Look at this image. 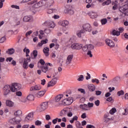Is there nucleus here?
<instances>
[{
	"instance_id": "1",
	"label": "nucleus",
	"mask_w": 128,
	"mask_h": 128,
	"mask_svg": "<svg viewBox=\"0 0 128 128\" xmlns=\"http://www.w3.org/2000/svg\"><path fill=\"white\" fill-rule=\"evenodd\" d=\"M28 4H34L32 7L30 8V10L32 12H36L37 8L46 4V0H41L38 2V0H32L28 2Z\"/></svg>"
},
{
	"instance_id": "2",
	"label": "nucleus",
	"mask_w": 128,
	"mask_h": 128,
	"mask_svg": "<svg viewBox=\"0 0 128 128\" xmlns=\"http://www.w3.org/2000/svg\"><path fill=\"white\" fill-rule=\"evenodd\" d=\"M74 102V98L72 97L66 98L64 99L62 101L60 102V104H63V106H70Z\"/></svg>"
},
{
	"instance_id": "3",
	"label": "nucleus",
	"mask_w": 128,
	"mask_h": 128,
	"mask_svg": "<svg viewBox=\"0 0 128 128\" xmlns=\"http://www.w3.org/2000/svg\"><path fill=\"white\" fill-rule=\"evenodd\" d=\"M20 88H22V85L20 84L14 83L12 84L11 92H17V90H20Z\"/></svg>"
},
{
	"instance_id": "4",
	"label": "nucleus",
	"mask_w": 128,
	"mask_h": 128,
	"mask_svg": "<svg viewBox=\"0 0 128 128\" xmlns=\"http://www.w3.org/2000/svg\"><path fill=\"white\" fill-rule=\"evenodd\" d=\"M94 106V104L88 102V104H84V105L80 104V108H82V110H90V108H92Z\"/></svg>"
},
{
	"instance_id": "5",
	"label": "nucleus",
	"mask_w": 128,
	"mask_h": 128,
	"mask_svg": "<svg viewBox=\"0 0 128 128\" xmlns=\"http://www.w3.org/2000/svg\"><path fill=\"white\" fill-rule=\"evenodd\" d=\"M3 90L4 92V95L8 96L12 91V86L10 85H6L3 88Z\"/></svg>"
},
{
	"instance_id": "6",
	"label": "nucleus",
	"mask_w": 128,
	"mask_h": 128,
	"mask_svg": "<svg viewBox=\"0 0 128 128\" xmlns=\"http://www.w3.org/2000/svg\"><path fill=\"white\" fill-rule=\"evenodd\" d=\"M48 102H42L40 104V107L38 110L37 112H44L48 108Z\"/></svg>"
},
{
	"instance_id": "7",
	"label": "nucleus",
	"mask_w": 128,
	"mask_h": 128,
	"mask_svg": "<svg viewBox=\"0 0 128 128\" xmlns=\"http://www.w3.org/2000/svg\"><path fill=\"white\" fill-rule=\"evenodd\" d=\"M44 24L46 26H48V28H54L56 26V24L53 21L50 20H48L44 22Z\"/></svg>"
},
{
	"instance_id": "8",
	"label": "nucleus",
	"mask_w": 128,
	"mask_h": 128,
	"mask_svg": "<svg viewBox=\"0 0 128 128\" xmlns=\"http://www.w3.org/2000/svg\"><path fill=\"white\" fill-rule=\"evenodd\" d=\"M82 28L85 32H92V30L90 24H84L82 26Z\"/></svg>"
},
{
	"instance_id": "9",
	"label": "nucleus",
	"mask_w": 128,
	"mask_h": 128,
	"mask_svg": "<svg viewBox=\"0 0 128 128\" xmlns=\"http://www.w3.org/2000/svg\"><path fill=\"white\" fill-rule=\"evenodd\" d=\"M30 62V58H27L26 59L24 58L23 62V68L26 70L28 68V62Z\"/></svg>"
},
{
	"instance_id": "10",
	"label": "nucleus",
	"mask_w": 128,
	"mask_h": 128,
	"mask_svg": "<svg viewBox=\"0 0 128 128\" xmlns=\"http://www.w3.org/2000/svg\"><path fill=\"white\" fill-rule=\"evenodd\" d=\"M58 82V78H54L48 83V88L54 86Z\"/></svg>"
},
{
	"instance_id": "11",
	"label": "nucleus",
	"mask_w": 128,
	"mask_h": 128,
	"mask_svg": "<svg viewBox=\"0 0 128 128\" xmlns=\"http://www.w3.org/2000/svg\"><path fill=\"white\" fill-rule=\"evenodd\" d=\"M71 48L72 50H80L82 48V45L78 43H74L72 45Z\"/></svg>"
},
{
	"instance_id": "12",
	"label": "nucleus",
	"mask_w": 128,
	"mask_h": 128,
	"mask_svg": "<svg viewBox=\"0 0 128 128\" xmlns=\"http://www.w3.org/2000/svg\"><path fill=\"white\" fill-rule=\"evenodd\" d=\"M106 44L107 46H110V48H114V42L110 39L106 40Z\"/></svg>"
},
{
	"instance_id": "13",
	"label": "nucleus",
	"mask_w": 128,
	"mask_h": 128,
	"mask_svg": "<svg viewBox=\"0 0 128 128\" xmlns=\"http://www.w3.org/2000/svg\"><path fill=\"white\" fill-rule=\"evenodd\" d=\"M42 88L40 86V85H36L34 86H32L30 88V92H36V90H40Z\"/></svg>"
},
{
	"instance_id": "14",
	"label": "nucleus",
	"mask_w": 128,
	"mask_h": 128,
	"mask_svg": "<svg viewBox=\"0 0 128 128\" xmlns=\"http://www.w3.org/2000/svg\"><path fill=\"white\" fill-rule=\"evenodd\" d=\"M72 58H74V56L72 55H69L67 57V58L66 60V66H68L72 62Z\"/></svg>"
},
{
	"instance_id": "15",
	"label": "nucleus",
	"mask_w": 128,
	"mask_h": 128,
	"mask_svg": "<svg viewBox=\"0 0 128 128\" xmlns=\"http://www.w3.org/2000/svg\"><path fill=\"white\" fill-rule=\"evenodd\" d=\"M64 95L62 94H60L56 96V102H59V104L60 102H62V100H64Z\"/></svg>"
},
{
	"instance_id": "16",
	"label": "nucleus",
	"mask_w": 128,
	"mask_h": 128,
	"mask_svg": "<svg viewBox=\"0 0 128 128\" xmlns=\"http://www.w3.org/2000/svg\"><path fill=\"white\" fill-rule=\"evenodd\" d=\"M128 10V4H125L121 7H120L119 10L120 12H124L126 10Z\"/></svg>"
},
{
	"instance_id": "17",
	"label": "nucleus",
	"mask_w": 128,
	"mask_h": 128,
	"mask_svg": "<svg viewBox=\"0 0 128 128\" xmlns=\"http://www.w3.org/2000/svg\"><path fill=\"white\" fill-rule=\"evenodd\" d=\"M68 21L66 20H61L60 22V24L64 27L68 26Z\"/></svg>"
},
{
	"instance_id": "18",
	"label": "nucleus",
	"mask_w": 128,
	"mask_h": 128,
	"mask_svg": "<svg viewBox=\"0 0 128 128\" xmlns=\"http://www.w3.org/2000/svg\"><path fill=\"white\" fill-rule=\"evenodd\" d=\"M88 16H90L91 18H96L98 16V14L96 12H90L88 13Z\"/></svg>"
},
{
	"instance_id": "19",
	"label": "nucleus",
	"mask_w": 128,
	"mask_h": 128,
	"mask_svg": "<svg viewBox=\"0 0 128 128\" xmlns=\"http://www.w3.org/2000/svg\"><path fill=\"white\" fill-rule=\"evenodd\" d=\"M120 80V76H116L113 79L111 80L112 82V84H116V82H118V81Z\"/></svg>"
},
{
	"instance_id": "20",
	"label": "nucleus",
	"mask_w": 128,
	"mask_h": 128,
	"mask_svg": "<svg viewBox=\"0 0 128 128\" xmlns=\"http://www.w3.org/2000/svg\"><path fill=\"white\" fill-rule=\"evenodd\" d=\"M48 52H50V48L48 47H45L43 50V52H44L46 56H50Z\"/></svg>"
},
{
	"instance_id": "21",
	"label": "nucleus",
	"mask_w": 128,
	"mask_h": 128,
	"mask_svg": "<svg viewBox=\"0 0 128 128\" xmlns=\"http://www.w3.org/2000/svg\"><path fill=\"white\" fill-rule=\"evenodd\" d=\"M84 32H86L84 30H81L76 32V35L78 36V38H82V34H84Z\"/></svg>"
},
{
	"instance_id": "22",
	"label": "nucleus",
	"mask_w": 128,
	"mask_h": 128,
	"mask_svg": "<svg viewBox=\"0 0 128 128\" xmlns=\"http://www.w3.org/2000/svg\"><path fill=\"white\" fill-rule=\"evenodd\" d=\"M44 94H46V91H40L36 93V96H37V98H40L43 96L44 95Z\"/></svg>"
},
{
	"instance_id": "23",
	"label": "nucleus",
	"mask_w": 128,
	"mask_h": 128,
	"mask_svg": "<svg viewBox=\"0 0 128 128\" xmlns=\"http://www.w3.org/2000/svg\"><path fill=\"white\" fill-rule=\"evenodd\" d=\"M88 88L90 92H94L96 90V86L92 84L88 85Z\"/></svg>"
},
{
	"instance_id": "24",
	"label": "nucleus",
	"mask_w": 128,
	"mask_h": 128,
	"mask_svg": "<svg viewBox=\"0 0 128 128\" xmlns=\"http://www.w3.org/2000/svg\"><path fill=\"white\" fill-rule=\"evenodd\" d=\"M114 114V112H107L104 114V118H112V116H113Z\"/></svg>"
},
{
	"instance_id": "25",
	"label": "nucleus",
	"mask_w": 128,
	"mask_h": 128,
	"mask_svg": "<svg viewBox=\"0 0 128 128\" xmlns=\"http://www.w3.org/2000/svg\"><path fill=\"white\" fill-rule=\"evenodd\" d=\"M6 105L8 106H10V108H12V106H14V102H12L10 100H7L6 101Z\"/></svg>"
},
{
	"instance_id": "26",
	"label": "nucleus",
	"mask_w": 128,
	"mask_h": 128,
	"mask_svg": "<svg viewBox=\"0 0 128 128\" xmlns=\"http://www.w3.org/2000/svg\"><path fill=\"white\" fill-rule=\"evenodd\" d=\"M46 2L48 6H54V0H46Z\"/></svg>"
},
{
	"instance_id": "27",
	"label": "nucleus",
	"mask_w": 128,
	"mask_h": 128,
	"mask_svg": "<svg viewBox=\"0 0 128 128\" xmlns=\"http://www.w3.org/2000/svg\"><path fill=\"white\" fill-rule=\"evenodd\" d=\"M72 112V108H64L61 111V112Z\"/></svg>"
},
{
	"instance_id": "28",
	"label": "nucleus",
	"mask_w": 128,
	"mask_h": 128,
	"mask_svg": "<svg viewBox=\"0 0 128 128\" xmlns=\"http://www.w3.org/2000/svg\"><path fill=\"white\" fill-rule=\"evenodd\" d=\"M64 12L66 14H74V12L72 9H66L64 10Z\"/></svg>"
},
{
	"instance_id": "29",
	"label": "nucleus",
	"mask_w": 128,
	"mask_h": 128,
	"mask_svg": "<svg viewBox=\"0 0 128 128\" xmlns=\"http://www.w3.org/2000/svg\"><path fill=\"white\" fill-rule=\"evenodd\" d=\"M30 20H32V16H25L23 18L24 22H30Z\"/></svg>"
},
{
	"instance_id": "30",
	"label": "nucleus",
	"mask_w": 128,
	"mask_h": 128,
	"mask_svg": "<svg viewBox=\"0 0 128 128\" xmlns=\"http://www.w3.org/2000/svg\"><path fill=\"white\" fill-rule=\"evenodd\" d=\"M6 52L8 54H14V49L13 48L8 49V50L6 51Z\"/></svg>"
},
{
	"instance_id": "31",
	"label": "nucleus",
	"mask_w": 128,
	"mask_h": 128,
	"mask_svg": "<svg viewBox=\"0 0 128 128\" xmlns=\"http://www.w3.org/2000/svg\"><path fill=\"white\" fill-rule=\"evenodd\" d=\"M26 100L30 101L34 100V96L30 94L27 96Z\"/></svg>"
},
{
	"instance_id": "32",
	"label": "nucleus",
	"mask_w": 128,
	"mask_h": 128,
	"mask_svg": "<svg viewBox=\"0 0 128 128\" xmlns=\"http://www.w3.org/2000/svg\"><path fill=\"white\" fill-rule=\"evenodd\" d=\"M33 54V57L32 56V58H36V56H38V50H34L32 52V53L31 55L32 56Z\"/></svg>"
},
{
	"instance_id": "33",
	"label": "nucleus",
	"mask_w": 128,
	"mask_h": 128,
	"mask_svg": "<svg viewBox=\"0 0 128 128\" xmlns=\"http://www.w3.org/2000/svg\"><path fill=\"white\" fill-rule=\"evenodd\" d=\"M33 116H34L33 112L29 113L28 114V115L26 116V120H28L30 118H33Z\"/></svg>"
},
{
	"instance_id": "34",
	"label": "nucleus",
	"mask_w": 128,
	"mask_h": 128,
	"mask_svg": "<svg viewBox=\"0 0 128 128\" xmlns=\"http://www.w3.org/2000/svg\"><path fill=\"white\" fill-rule=\"evenodd\" d=\"M112 36H118L120 34V33L118 31H116V30H113L112 32Z\"/></svg>"
},
{
	"instance_id": "35",
	"label": "nucleus",
	"mask_w": 128,
	"mask_h": 128,
	"mask_svg": "<svg viewBox=\"0 0 128 128\" xmlns=\"http://www.w3.org/2000/svg\"><path fill=\"white\" fill-rule=\"evenodd\" d=\"M42 68V72H44L45 74L46 72H48V66L46 65L43 66Z\"/></svg>"
},
{
	"instance_id": "36",
	"label": "nucleus",
	"mask_w": 128,
	"mask_h": 128,
	"mask_svg": "<svg viewBox=\"0 0 128 128\" xmlns=\"http://www.w3.org/2000/svg\"><path fill=\"white\" fill-rule=\"evenodd\" d=\"M17 121L16 120L15 118H12L10 120L9 122L10 124H17Z\"/></svg>"
},
{
	"instance_id": "37",
	"label": "nucleus",
	"mask_w": 128,
	"mask_h": 128,
	"mask_svg": "<svg viewBox=\"0 0 128 128\" xmlns=\"http://www.w3.org/2000/svg\"><path fill=\"white\" fill-rule=\"evenodd\" d=\"M86 46L88 50H94V46L92 44H87Z\"/></svg>"
},
{
	"instance_id": "38",
	"label": "nucleus",
	"mask_w": 128,
	"mask_h": 128,
	"mask_svg": "<svg viewBox=\"0 0 128 128\" xmlns=\"http://www.w3.org/2000/svg\"><path fill=\"white\" fill-rule=\"evenodd\" d=\"M44 36V32L42 30H40V34H39V38L42 40Z\"/></svg>"
},
{
	"instance_id": "39",
	"label": "nucleus",
	"mask_w": 128,
	"mask_h": 128,
	"mask_svg": "<svg viewBox=\"0 0 128 128\" xmlns=\"http://www.w3.org/2000/svg\"><path fill=\"white\" fill-rule=\"evenodd\" d=\"M112 4L110 0H106V2L102 3V6H108V4Z\"/></svg>"
},
{
	"instance_id": "40",
	"label": "nucleus",
	"mask_w": 128,
	"mask_h": 128,
	"mask_svg": "<svg viewBox=\"0 0 128 128\" xmlns=\"http://www.w3.org/2000/svg\"><path fill=\"white\" fill-rule=\"evenodd\" d=\"M56 12V9H49L48 11V14H52V12Z\"/></svg>"
},
{
	"instance_id": "41",
	"label": "nucleus",
	"mask_w": 128,
	"mask_h": 128,
	"mask_svg": "<svg viewBox=\"0 0 128 128\" xmlns=\"http://www.w3.org/2000/svg\"><path fill=\"white\" fill-rule=\"evenodd\" d=\"M82 50L84 52H88V46L87 45H86L85 46H84L82 47Z\"/></svg>"
},
{
	"instance_id": "42",
	"label": "nucleus",
	"mask_w": 128,
	"mask_h": 128,
	"mask_svg": "<svg viewBox=\"0 0 128 128\" xmlns=\"http://www.w3.org/2000/svg\"><path fill=\"white\" fill-rule=\"evenodd\" d=\"M22 114V112H14V116H16V118H20Z\"/></svg>"
},
{
	"instance_id": "43",
	"label": "nucleus",
	"mask_w": 128,
	"mask_h": 128,
	"mask_svg": "<svg viewBox=\"0 0 128 128\" xmlns=\"http://www.w3.org/2000/svg\"><path fill=\"white\" fill-rule=\"evenodd\" d=\"M117 94L118 96H124V92L122 90H121L118 92Z\"/></svg>"
},
{
	"instance_id": "44",
	"label": "nucleus",
	"mask_w": 128,
	"mask_h": 128,
	"mask_svg": "<svg viewBox=\"0 0 128 128\" xmlns=\"http://www.w3.org/2000/svg\"><path fill=\"white\" fill-rule=\"evenodd\" d=\"M106 22H108V20H106V18H103V19L101 20L102 24H106Z\"/></svg>"
},
{
	"instance_id": "45",
	"label": "nucleus",
	"mask_w": 128,
	"mask_h": 128,
	"mask_svg": "<svg viewBox=\"0 0 128 128\" xmlns=\"http://www.w3.org/2000/svg\"><path fill=\"white\" fill-rule=\"evenodd\" d=\"M112 120V118H104V122H105L106 124H108V122H110V120Z\"/></svg>"
},
{
	"instance_id": "46",
	"label": "nucleus",
	"mask_w": 128,
	"mask_h": 128,
	"mask_svg": "<svg viewBox=\"0 0 128 128\" xmlns=\"http://www.w3.org/2000/svg\"><path fill=\"white\" fill-rule=\"evenodd\" d=\"M35 124L36 126H41L42 122L38 120H37L35 122Z\"/></svg>"
},
{
	"instance_id": "47",
	"label": "nucleus",
	"mask_w": 128,
	"mask_h": 128,
	"mask_svg": "<svg viewBox=\"0 0 128 128\" xmlns=\"http://www.w3.org/2000/svg\"><path fill=\"white\" fill-rule=\"evenodd\" d=\"M6 36H3L1 38H0V43L2 44V42H4V40H6Z\"/></svg>"
},
{
	"instance_id": "48",
	"label": "nucleus",
	"mask_w": 128,
	"mask_h": 128,
	"mask_svg": "<svg viewBox=\"0 0 128 128\" xmlns=\"http://www.w3.org/2000/svg\"><path fill=\"white\" fill-rule=\"evenodd\" d=\"M78 82H82L84 80V76L83 75L80 76L79 78L78 79Z\"/></svg>"
},
{
	"instance_id": "49",
	"label": "nucleus",
	"mask_w": 128,
	"mask_h": 128,
	"mask_svg": "<svg viewBox=\"0 0 128 128\" xmlns=\"http://www.w3.org/2000/svg\"><path fill=\"white\" fill-rule=\"evenodd\" d=\"M76 126L77 128H80L82 126V124L80 122L77 121L76 122Z\"/></svg>"
},
{
	"instance_id": "50",
	"label": "nucleus",
	"mask_w": 128,
	"mask_h": 128,
	"mask_svg": "<svg viewBox=\"0 0 128 128\" xmlns=\"http://www.w3.org/2000/svg\"><path fill=\"white\" fill-rule=\"evenodd\" d=\"M24 52H26V54H30V49L27 48H25L23 50Z\"/></svg>"
},
{
	"instance_id": "51",
	"label": "nucleus",
	"mask_w": 128,
	"mask_h": 128,
	"mask_svg": "<svg viewBox=\"0 0 128 128\" xmlns=\"http://www.w3.org/2000/svg\"><path fill=\"white\" fill-rule=\"evenodd\" d=\"M11 8H16V10H20V6L16 5H12Z\"/></svg>"
},
{
	"instance_id": "52",
	"label": "nucleus",
	"mask_w": 128,
	"mask_h": 128,
	"mask_svg": "<svg viewBox=\"0 0 128 128\" xmlns=\"http://www.w3.org/2000/svg\"><path fill=\"white\" fill-rule=\"evenodd\" d=\"M109 112H116V108H112Z\"/></svg>"
},
{
	"instance_id": "53",
	"label": "nucleus",
	"mask_w": 128,
	"mask_h": 128,
	"mask_svg": "<svg viewBox=\"0 0 128 128\" xmlns=\"http://www.w3.org/2000/svg\"><path fill=\"white\" fill-rule=\"evenodd\" d=\"M78 92H80L82 94H86V92L84 91V90L83 88H78Z\"/></svg>"
},
{
	"instance_id": "54",
	"label": "nucleus",
	"mask_w": 128,
	"mask_h": 128,
	"mask_svg": "<svg viewBox=\"0 0 128 128\" xmlns=\"http://www.w3.org/2000/svg\"><path fill=\"white\" fill-rule=\"evenodd\" d=\"M22 93L20 91H18L16 92V96H22Z\"/></svg>"
},
{
	"instance_id": "55",
	"label": "nucleus",
	"mask_w": 128,
	"mask_h": 128,
	"mask_svg": "<svg viewBox=\"0 0 128 128\" xmlns=\"http://www.w3.org/2000/svg\"><path fill=\"white\" fill-rule=\"evenodd\" d=\"M96 96H100V94H102V91L96 90Z\"/></svg>"
},
{
	"instance_id": "56",
	"label": "nucleus",
	"mask_w": 128,
	"mask_h": 128,
	"mask_svg": "<svg viewBox=\"0 0 128 128\" xmlns=\"http://www.w3.org/2000/svg\"><path fill=\"white\" fill-rule=\"evenodd\" d=\"M31 34H32V31L30 30L26 32V36H30Z\"/></svg>"
},
{
	"instance_id": "57",
	"label": "nucleus",
	"mask_w": 128,
	"mask_h": 128,
	"mask_svg": "<svg viewBox=\"0 0 128 128\" xmlns=\"http://www.w3.org/2000/svg\"><path fill=\"white\" fill-rule=\"evenodd\" d=\"M88 56H90V58H92V51L88 50L87 52Z\"/></svg>"
},
{
	"instance_id": "58",
	"label": "nucleus",
	"mask_w": 128,
	"mask_h": 128,
	"mask_svg": "<svg viewBox=\"0 0 128 128\" xmlns=\"http://www.w3.org/2000/svg\"><path fill=\"white\" fill-rule=\"evenodd\" d=\"M41 42L43 44H46L48 43V39H46L44 40H41Z\"/></svg>"
},
{
	"instance_id": "59",
	"label": "nucleus",
	"mask_w": 128,
	"mask_h": 128,
	"mask_svg": "<svg viewBox=\"0 0 128 128\" xmlns=\"http://www.w3.org/2000/svg\"><path fill=\"white\" fill-rule=\"evenodd\" d=\"M94 104L96 106H100V100H97L94 102Z\"/></svg>"
},
{
	"instance_id": "60",
	"label": "nucleus",
	"mask_w": 128,
	"mask_h": 128,
	"mask_svg": "<svg viewBox=\"0 0 128 128\" xmlns=\"http://www.w3.org/2000/svg\"><path fill=\"white\" fill-rule=\"evenodd\" d=\"M96 46H103V44L102 42H98L96 44Z\"/></svg>"
},
{
	"instance_id": "61",
	"label": "nucleus",
	"mask_w": 128,
	"mask_h": 128,
	"mask_svg": "<svg viewBox=\"0 0 128 128\" xmlns=\"http://www.w3.org/2000/svg\"><path fill=\"white\" fill-rule=\"evenodd\" d=\"M12 57L8 58L6 59V62H12Z\"/></svg>"
},
{
	"instance_id": "62",
	"label": "nucleus",
	"mask_w": 128,
	"mask_h": 128,
	"mask_svg": "<svg viewBox=\"0 0 128 128\" xmlns=\"http://www.w3.org/2000/svg\"><path fill=\"white\" fill-rule=\"evenodd\" d=\"M40 64L42 65V66H44L46 62H44V60L42 59H41L40 60Z\"/></svg>"
},
{
	"instance_id": "63",
	"label": "nucleus",
	"mask_w": 128,
	"mask_h": 128,
	"mask_svg": "<svg viewBox=\"0 0 128 128\" xmlns=\"http://www.w3.org/2000/svg\"><path fill=\"white\" fill-rule=\"evenodd\" d=\"M86 128H96V127L92 124H88L86 126Z\"/></svg>"
},
{
	"instance_id": "64",
	"label": "nucleus",
	"mask_w": 128,
	"mask_h": 128,
	"mask_svg": "<svg viewBox=\"0 0 128 128\" xmlns=\"http://www.w3.org/2000/svg\"><path fill=\"white\" fill-rule=\"evenodd\" d=\"M46 120H50V115H46Z\"/></svg>"
}]
</instances>
